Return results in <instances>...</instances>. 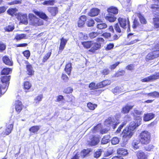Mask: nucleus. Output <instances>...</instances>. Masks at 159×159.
Wrapping results in <instances>:
<instances>
[{
	"instance_id": "obj_1",
	"label": "nucleus",
	"mask_w": 159,
	"mask_h": 159,
	"mask_svg": "<svg viewBox=\"0 0 159 159\" xmlns=\"http://www.w3.org/2000/svg\"><path fill=\"white\" fill-rule=\"evenodd\" d=\"M135 120V121L131 122L129 126L125 128L122 132L123 139L126 141L132 137L134 132L135 129L141 124L142 119L139 116L136 117Z\"/></svg>"
},
{
	"instance_id": "obj_2",
	"label": "nucleus",
	"mask_w": 159,
	"mask_h": 159,
	"mask_svg": "<svg viewBox=\"0 0 159 159\" xmlns=\"http://www.w3.org/2000/svg\"><path fill=\"white\" fill-rule=\"evenodd\" d=\"M140 142L143 144L149 143L151 140L150 133L147 131L142 132L139 136Z\"/></svg>"
},
{
	"instance_id": "obj_3",
	"label": "nucleus",
	"mask_w": 159,
	"mask_h": 159,
	"mask_svg": "<svg viewBox=\"0 0 159 159\" xmlns=\"http://www.w3.org/2000/svg\"><path fill=\"white\" fill-rule=\"evenodd\" d=\"M29 22L30 24L37 26L41 25L43 24L42 20L36 17L32 14H30L29 16Z\"/></svg>"
},
{
	"instance_id": "obj_4",
	"label": "nucleus",
	"mask_w": 159,
	"mask_h": 159,
	"mask_svg": "<svg viewBox=\"0 0 159 159\" xmlns=\"http://www.w3.org/2000/svg\"><path fill=\"white\" fill-rule=\"evenodd\" d=\"M118 21L121 27L124 29L126 28V26L127 25V31L128 32L130 31V22L128 17L125 18L120 17L118 18Z\"/></svg>"
},
{
	"instance_id": "obj_5",
	"label": "nucleus",
	"mask_w": 159,
	"mask_h": 159,
	"mask_svg": "<svg viewBox=\"0 0 159 159\" xmlns=\"http://www.w3.org/2000/svg\"><path fill=\"white\" fill-rule=\"evenodd\" d=\"M116 120L114 118L109 117L105 121V124L108 127L111 126L113 129H115L119 123H117Z\"/></svg>"
},
{
	"instance_id": "obj_6",
	"label": "nucleus",
	"mask_w": 159,
	"mask_h": 159,
	"mask_svg": "<svg viewBox=\"0 0 159 159\" xmlns=\"http://www.w3.org/2000/svg\"><path fill=\"white\" fill-rule=\"evenodd\" d=\"M159 79V72L151 75L150 76L141 80L142 82H148L152 81Z\"/></svg>"
},
{
	"instance_id": "obj_7",
	"label": "nucleus",
	"mask_w": 159,
	"mask_h": 159,
	"mask_svg": "<svg viewBox=\"0 0 159 159\" xmlns=\"http://www.w3.org/2000/svg\"><path fill=\"white\" fill-rule=\"evenodd\" d=\"M159 56V51H154L149 53L146 56V60L149 61Z\"/></svg>"
},
{
	"instance_id": "obj_8",
	"label": "nucleus",
	"mask_w": 159,
	"mask_h": 159,
	"mask_svg": "<svg viewBox=\"0 0 159 159\" xmlns=\"http://www.w3.org/2000/svg\"><path fill=\"white\" fill-rule=\"evenodd\" d=\"M17 19L20 20V22L22 23L25 25H27L28 24V21L26 14H19L17 16Z\"/></svg>"
},
{
	"instance_id": "obj_9",
	"label": "nucleus",
	"mask_w": 159,
	"mask_h": 159,
	"mask_svg": "<svg viewBox=\"0 0 159 159\" xmlns=\"http://www.w3.org/2000/svg\"><path fill=\"white\" fill-rule=\"evenodd\" d=\"M10 79V76H4L1 78V81L3 85H5V88L7 89L9 84V81Z\"/></svg>"
},
{
	"instance_id": "obj_10",
	"label": "nucleus",
	"mask_w": 159,
	"mask_h": 159,
	"mask_svg": "<svg viewBox=\"0 0 159 159\" xmlns=\"http://www.w3.org/2000/svg\"><path fill=\"white\" fill-rule=\"evenodd\" d=\"M15 105L16 111L18 113H19L23 107L22 102L19 100L16 101L15 102Z\"/></svg>"
},
{
	"instance_id": "obj_11",
	"label": "nucleus",
	"mask_w": 159,
	"mask_h": 159,
	"mask_svg": "<svg viewBox=\"0 0 159 159\" xmlns=\"http://www.w3.org/2000/svg\"><path fill=\"white\" fill-rule=\"evenodd\" d=\"M100 12V10L97 8H93L88 13L89 16L93 17L98 15Z\"/></svg>"
},
{
	"instance_id": "obj_12",
	"label": "nucleus",
	"mask_w": 159,
	"mask_h": 159,
	"mask_svg": "<svg viewBox=\"0 0 159 159\" xmlns=\"http://www.w3.org/2000/svg\"><path fill=\"white\" fill-rule=\"evenodd\" d=\"M27 73L29 75H32L34 74V71L31 65L29 63H28L26 66Z\"/></svg>"
},
{
	"instance_id": "obj_13",
	"label": "nucleus",
	"mask_w": 159,
	"mask_h": 159,
	"mask_svg": "<svg viewBox=\"0 0 159 159\" xmlns=\"http://www.w3.org/2000/svg\"><path fill=\"white\" fill-rule=\"evenodd\" d=\"M48 11L53 16H55L58 11V8L57 7H49L48 8Z\"/></svg>"
},
{
	"instance_id": "obj_14",
	"label": "nucleus",
	"mask_w": 159,
	"mask_h": 159,
	"mask_svg": "<svg viewBox=\"0 0 159 159\" xmlns=\"http://www.w3.org/2000/svg\"><path fill=\"white\" fill-rule=\"evenodd\" d=\"M86 20V16H80L78 21V24L79 27H82L84 25L85 22Z\"/></svg>"
},
{
	"instance_id": "obj_15",
	"label": "nucleus",
	"mask_w": 159,
	"mask_h": 159,
	"mask_svg": "<svg viewBox=\"0 0 159 159\" xmlns=\"http://www.w3.org/2000/svg\"><path fill=\"white\" fill-rule=\"evenodd\" d=\"M117 153L120 155L125 156L128 154V152L126 149L122 148L117 150Z\"/></svg>"
},
{
	"instance_id": "obj_16",
	"label": "nucleus",
	"mask_w": 159,
	"mask_h": 159,
	"mask_svg": "<svg viewBox=\"0 0 159 159\" xmlns=\"http://www.w3.org/2000/svg\"><path fill=\"white\" fill-rule=\"evenodd\" d=\"M131 119V117L128 115H126V116H125V119L126 120V121L130 120ZM127 122V121H125L124 122H123L122 123V124H121L120 126L119 127L117 130V132H119L121 131V129L123 127L124 125L126 124Z\"/></svg>"
},
{
	"instance_id": "obj_17",
	"label": "nucleus",
	"mask_w": 159,
	"mask_h": 159,
	"mask_svg": "<svg viewBox=\"0 0 159 159\" xmlns=\"http://www.w3.org/2000/svg\"><path fill=\"white\" fill-rule=\"evenodd\" d=\"M131 119V117L128 115H126V116H125V119L126 120V121L130 120ZM127 122V121H125L124 122H123L122 123V124H121L120 126L119 127L117 130V132H119L121 131V129L123 127L124 125L126 124Z\"/></svg>"
},
{
	"instance_id": "obj_18",
	"label": "nucleus",
	"mask_w": 159,
	"mask_h": 159,
	"mask_svg": "<svg viewBox=\"0 0 159 159\" xmlns=\"http://www.w3.org/2000/svg\"><path fill=\"white\" fill-rule=\"evenodd\" d=\"M154 116V114L152 113L145 114L144 115L143 120L146 121H148L153 118Z\"/></svg>"
},
{
	"instance_id": "obj_19",
	"label": "nucleus",
	"mask_w": 159,
	"mask_h": 159,
	"mask_svg": "<svg viewBox=\"0 0 159 159\" xmlns=\"http://www.w3.org/2000/svg\"><path fill=\"white\" fill-rule=\"evenodd\" d=\"M137 37V36L135 35H133V34L132 33H130L128 35V37L129 38H130L131 39H135L133 40H132L130 42H129V44H133L134 43H137L138 41H139V40L136 39L135 37Z\"/></svg>"
},
{
	"instance_id": "obj_20",
	"label": "nucleus",
	"mask_w": 159,
	"mask_h": 159,
	"mask_svg": "<svg viewBox=\"0 0 159 159\" xmlns=\"http://www.w3.org/2000/svg\"><path fill=\"white\" fill-rule=\"evenodd\" d=\"M101 46L100 44L97 43H93L92 42V44L91 45V48L90 50L91 51L93 52L99 48L101 47Z\"/></svg>"
},
{
	"instance_id": "obj_21",
	"label": "nucleus",
	"mask_w": 159,
	"mask_h": 159,
	"mask_svg": "<svg viewBox=\"0 0 159 159\" xmlns=\"http://www.w3.org/2000/svg\"><path fill=\"white\" fill-rule=\"evenodd\" d=\"M3 61L7 65L11 66L12 65L13 62L7 56H5L3 57Z\"/></svg>"
},
{
	"instance_id": "obj_22",
	"label": "nucleus",
	"mask_w": 159,
	"mask_h": 159,
	"mask_svg": "<svg viewBox=\"0 0 159 159\" xmlns=\"http://www.w3.org/2000/svg\"><path fill=\"white\" fill-rule=\"evenodd\" d=\"M134 106L129 104L125 105L122 108V111L124 113H128L130 110L132 109Z\"/></svg>"
},
{
	"instance_id": "obj_23",
	"label": "nucleus",
	"mask_w": 159,
	"mask_h": 159,
	"mask_svg": "<svg viewBox=\"0 0 159 159\" xmlns=\"http://www.w3.org/2000/svg\"><path fill=\"white\" fill-rule=\"evenodd\" d=\"M136 155L138 159H147V157L143 152L139 151L137 152Z\"/></svg>"
},
{
	"instance_id": "obj_24",
	"label": "nucleus",
	"mask_w": 159,
	"mask_h": 159,
	"mask_svg": "<svg viewBox=\"0 0 159 159\" xmlns=\"http://www.w3.org/2000/svg\"><path fill=\"white\" fill-rule=\"evenodd\" d=\"M67 42V40L63 38H62L61 39L60 44L59 47V50H62Z\"/></svg>"
},
{
	"instance_id": "obj_25",
	"label": "nucleus",
	"mask_w": 159,
	"mask_h": 159,
	"mask_svg": "<svg viewBox=\"0 0 159 159\" xmlns=\"http://www.w3.org/2000/svg\"><path fill=\"white\" fill-rule=\"evenodd\" d=\"M107 11L109 14H116L118 13V9L116 7H111L107 9Z\"/></svg>"
},
{
	"instance_id": "obj_26",
	"label": "nucleus",
	"mask_w": 159,
	"mask_h": 159,
	"mask_svg": "<svg viewBox=\"0 0 159 159\" xmlns=\"http://www.w3.org/2000/svg\"><path fill=\"white\" fill-rule=\"evenodd\" d=\"M99 142V138L97 137H94L92 139L90 144L91 146H95Z\"/></svg>"
},
{
	"instance_id": "obj_27",
	"label": "nucleus",
	"mask_w": 159,
	"mask_h": 159,
	"mask_svg": "<svg viewBox=\"0 0 159 159\" xmlns=\"http://www.w3.org/2000/svg\"><path fill=\"white\" fill-rule=\"evenodd\" d=\"M71 68V63H68L66 64L65 70L66 73L69 75L70 74Z\"/></svg>"
},
{
	"instance_id": "obj_28",
	"label": "nucleus",
	"mask_w": 159,
	"mask_h": 159,
	"mask_svg": "<svg viewBox=\"0 0 159 159\" xmlns=\"http://www.w3.org/2000/svg\"><path fill=\"white\" fill-rule=\"evenodd\" d=\"M143 94L147 95L149 96L152 97H159V93L156 91L152 92L149 93H143Z\"/></svg>"
},
{
	"instance_id": "obj_29",
	"label": "nucleus",
	"mask_w": 159,
	"mask_h": 159,
	"mask_svg": "<svg viewBox=\"0 0 159 159\" xmlns=\"http://www.w3.org/2000/svg\"><path fill=\"white\" fill-rule=\"evenodd\" d=\"M105 18L110 22H114L116 19V18L114 16V15L109 14L108 16L105 17Z\"/></svg>"
},
{
	"instance_id": "obj_30",
	"label": "nucleus",
	"mask_w": 159,
	"mask_h": 159,
	"mask_svg": "<svg viewBox=\"0 0 159 159\" xmlns=\"http://www.w3.org/2000/svg\"><path fill=\"white\" fill-rule=\"evenodd\" d=\"M158 14V17L157 18L153 19V21L154 27L156 28H159V13L156 12Z\"/></svg>"
},
{
	"instance_id": "obj_31",
	"label": "nucleus",
	"mask_w": 159,
	"mask_h": 159,
	"mask_svg": "<svg viewBox=\"0 0 159 159\" xmlns=\"http://www.w3.org/2000/svg\"><path fill=\"white\" fill-rule=\"evenodd\" d=\"M82 44L84 48H89L91 47V45L92 44V41H89L83 42H82Z\"/></svg>"
},
{
	"instance_id": "obj_32",
	"label": "nucleus",
	"mask_w": 159,
	"mask_h": 159,
	"mask_svg": "<svg viewBox=\"0 0 159 159\" xmlns=\"http://www.w3.org/2000/svg\"><path fill=\"white\" fill-rule=\"evenodd\" d=\"M40 126H34L29 129V131L33 133H37L40 129Z\"/></svg>"
},
{
	"instance_id": "obj_33",
	"label": "nucleus",
	"mask_w": 159,
	"mask_h": 159,
	"mask_svg": "<svg viewBox=\"0 0 159 159\" xmlns=\"http://www.w3.org/2000/svg\"><path fill=\"white\" fill-rule=\"evenodd\" d=\"M35 13L38 16H39L40 18L43 19H46L48 17L44 13L42 12H36Z\"/></svg>"
},
{
	"instance_id": "obj_34",
	"label": "nucleus",
	"mask_w": 159,
	"mask_h": 159,
	"mask_svg": "<svg viewBox=\"0 0 159 159\" xmlns=\"http://www.w3.org/2000/svg\"><path fill=\"white\" fill-rule=\"evenodd\" d=\"M138 16L139 18L140 21L142 24H145L147 23V21L143 16L141 14H139Z\"/></svg>"
},
{
	"instance_id": "obj_35",
	"label": "nucleus",
	"mask_w": 159,
	"mask_h": 159,
	"mask_svg": "<svg viewBox=\"0 0 159 159\" xmlns=\"http://www.w3.org/2000/svg\"><path fill=\"white\" fill-rule=\"evenodd\" d=\"M31 84L28 81L25 82L24 83V89L25 90L26 92H27V91L31 88Z\"/></svg>"
},
{
	"instance_id": "obj_36",
	"label": "nucleus",
	"mask_w": 159,
	"mask_h": 159,
	"mask_svg": "<svg viewBox=\"0 0 159 159\" xmlns=\"http://www.w3.org/2000/svg\"><path fill=\"white\" fill-rule=\"evenodd\" d=\"M55 3V0H49L44 1L43 4L45 5H53Z\"/></svg>"
},
{
	"instance_id": "obj_37",
	"label": "nucleus",
	"mask_w": 159,
	"mask_h": 159,
	"mask_svg": "<svg viewBox=\"0 0 159 159\" xmlns=\"http://www.w3.org/2000/svg\"><path fill=\"white\" fill-rule=\"evenodd\" d=\"M87 107L90 110H93L97 107V105L95 104H93L91 102H89L87 104Z\"/></svg>"
},
{
	"instance_id": "obj_38",
	"label": "nucleus",
	"mask_w": 159,
	"mask_h": 159,
	"mask_svg": "<svg viewBox=\"0 0 159 159\" xmlns=\"http://www.w3.org/2000/svg\"><path fill=\"white\" fill-rule=\"evenodd\" d=\"M110 138V136L107 135L104 136L102 139L101 143L103 144H105L108 142V140Z\"/></svg>"
},
{
	"instance_id": "obj_39",
	"label": "nucleus",
	"mask_w": 159,
	"mask_h": 159,
	"mask_svg": "<svg viewBox=\"0 0 159 159\" xmlns=\"http://www.w3.org/2000/svg\"><path fill=\"white\" fill-rule=\"evenodd\" d=\"M11 71V70L9 68H4L2 71V74L7 75L9 74Z\"/></svg>"
},
{
	"instance_id": "obj_40",
	"label": "nucleus",
	"mask_w": 159,
	"mask_h": 159,
	"mask_svg": "<svg viewBox=\"0 0 159 159\" xmlns=\"http://www.w3.org/2000/svg\"><path fill=\"white\" fill-rule=\"evenodd\" d=\"M26 35L24 34H17L15 37V39L17 40H20L22 39H25Z\"/></svg>"
},
{
	"instance_id": "obj_41",
	"label": "nucleus",
	"mask_w": 159,
	"mask_h": 159,
	"mask_svg": "<svg viewBox=\"0 0 159 159\" xmlns=\"http://www.w3.org/2000/svg\"><path fill=\"white\" fill-rule=\"evenodd\" d=\"M17 10L16 8H11L9 9L8 11V13L11 15V16H13V15L15 14V13L17 11Z\"/></svg>"
},
{
	"instance_id": "obj_42",
	"label": "nucleus",
	"mask_w": 159,
	"mask_h": 159,
	"mask_svg": "<svg viewBox=\"0 0 159 159\" xmlns=\"http://www.w3.org/2000/svg\"><path fill=\"white\" fill-rule=\"evenodd\" d=\"M43 98V95L40 94L36 97L34 99V102L36 104H38L39 102L42 100Z\"/></svg>"
},
{
	"instance_id": "obj_43",
	"label": "nucleus",
	"mask_w": 159,
	"mask_h": 159,
	"mask_svg": "<svg viewBox=\"0 0 159 159\" xmlns=\"http://www.w3.org/2000/svg\"><path fill=\"white\" fill-rule=\"evenodd\" d=\"M119 141V139L117 137H115L111 139V143L113 145H116L118 144Z\"/></svg>"
},
{
	"instance_id": "obj_44",
	"label": "nucleus",
	"mask_w": 159,
	"mask_h": 159,
	"mask_svg": "<svg viewBox=\"0 0 159 159\" xmlns=\"http://www.w3.org/2000/svg\"><path fill=\"white\" fill-rule=\"evenodd\" d=\"M14 29L13 25H8L4 28V29L6 31L10 32L12 31Z\"/></svg>"
},
{
	"instance_id": "obj_45",
	"label": "nucleus",
	"mask_w": 159,
	"mask_h": 159,
	"mask_svg": "<svg viewBox=\"0 0 159 159\" xmlns=\"http://www.w3.org/2000/svg\"><path fill=\"white\" fill-rule=\"evenodd\" d=\"M97 28L100 29H105L107 27V25L105 23H102L97 25Z\"/></svg>"
},
{
	"instance_id": "obj_46",
	"label": "nucleus",
	"mask_w": 159,
	"mask_h": 159,
	"mask_svg": "<svg viewBox=\"0 0 159 159\" xmlns=\"http://www.w3.org/2000/svg\"><path fill=\"white\" fill-rule=\"evenodd\" d=\"M4 131V129L2 128H1L0 129V135H1L2 136H5L6 135H8L9 134V132H10V131L7 132H3Z\"/></svg>"
},
{
	"instance_id": "obj_47",
	"label": "nucleus",
	"mask_w": 159,
	"mask_h": 159,
	"mask_svg": "<svg viewBox=\"0 0 159 159\" xmlns=\"http://www.w3.org/2000/svg\"><path fill=\"white\" fill-rule=\"evenodd\" d=\"M13 128V125L12 124H10L8 125L7 128L5 129V132H8V131H10L9 132V134L11 133L12 130Z\"/></svg>"
},
{
	"instance_id": "obj_48",
	"label": "nucleus",
	"mask_w": 159,
	"mask_h": 159,
	"mask_svg": "<svg viewBox=\"0 0 159 159\" xmlns=\"http://www.w3.org/2000/svg\"><path fill=\"white\" fill-rule=\"evenodd\" d=\"M0 84V96H1L2 94H3L6 91V88H5V86L4 87Z\"/></svg>"
},
{
	"instance_id": "obj_49",
	"label": "nucleus",
	"mask_w": 159,
	"mask_h": 159,
	"mask_svg": "<svg viewBox=\"0 0 159 159\" xmlns=\"http://www.w3.org/2000/svg\"><path fill=\"white\" fill-rule=\"evenodd\" d=\"M125 73L124 70H121L119 71H118L115 74V77H118L123 75Z\"/></svg>"
},
{
	"instance_id": "obj_50",
	"label": "nucleus",
	"mask_w": 159,
	"mask_h": 159,
	"mask_svg": "<svg viewBox=\"0 0 159 159\" xmlns=\"http://www.w3.org/2000/svg\"><path fill=\"white\" fill-rule=\"evenodd\" d=\"M89 152L90 151L89 149H84L81 152V155L82 156L85 157L87 154L89 153Z\"/></svg>"
},
{
	"instance_id": "obj_51",
	"label": "nucleus",
	"mask_w": 159,
	"mask_h": 159,
	"mask_svg": "<svg viewBox=\"0 0 159 159\" xmlns=\"http://www.w3.org/2000/svg\"><path fill=\"white\" fill-rule=\"evenodd\" d=\"M102 150L101 149L97 151L94 154V157L98 158L99 157L101 154Z\"/></svg>"
},
{
	"instance_id": "obj_52",
	"label": "nucleus",
	"mask_w": 159,
	"mask_h": 159,
	"mask_svg": "<svg viewBox=\"0 0 159 159\" xmlns=\"http://www.w3.org/2000/svg\"><path fill=\"white\" fill-rule=\"evenodd\" d=\"M115 29L119 33H121L122 32V30L120 29L119 25L118 23H116L115 25Z\"/></svg>"
},
{
	"instance_id": "obj_53",
	"label": "nucleus",
	"mask_w": 159,
	"mask_h": 159,
	"mask_svg": "<svg viewBox=\"0 0 159 159\" xmlns=\"http://www.w3.org/2000/svg\"><path fill=\"white\" fill-rule=\"evenodd\" d=\"M101 72L103 75H106L109 73L110 70L108 69L105 68L102 70Z\"/></svg>"
},
{
	"instance_id": "obj_54",
	"label": "nucleus",
	"mask_w": 159,
	"mask_h": 159,
	"mask_svg": "<svg viewBox=\"0 0 159 159\" xmlns=\"http://www.w3.org/2000/svg\"><path fill=\"white\" fill-rule=\"evenodd\" d=\"M51 53V52H48V53H47L46 54V55L44 57L43 61V62H45L50 57Z\"/></svg>"
},
{
	"instance_id": "obj_55",
	"label": "nucleus",
	"mask_w": 159,
	"mask_h": 159,
	"mask_svg": "<svg viewBox=\"0 0 159 159\" xmlns=\"http://www.w3.org/2000/svg\"><path fill=\"white\" fill-rule=\"evenodd\" d=\"M152 9H153L152 11H159V8L158 7V5L155 4L152 5L151 7Z\"/></svg>"
},
{
	"instance_id": "obj_56",
	"label": "nucleus",
	"mask_w": 159,
	"mask_h": 159,
	"mask_svg": "<svg viewBox=\"0 0 159 159\" xmlns=\"http://www.w3.org/2000/svg\"><path fill=\"white\" fill-rule=\"evenodd\" d=\"M61 78L65 82H68L69 80V78L66 75L62 74L61 75Z\"/></svg>"
},
{
	"instance_id": "obj_57",
	"label": "nucleus",
	"mask_w": 159,
	"mask_h": 159,
	"mask_svg": "<svg viewBox=\"0 0 159 159\" xmlns=\"http://www.w3.org/2000/svg\"><path fill=\"white\" fill-rule=\"evenodd\" d=\"M73 91V89L71 87H68L64 90V92L66 93H71Z\"/></svg>"
},
{
	"instance_id": "obj_58",
	"label": "nucleus",
	"mask_w": 159,
	"mask_h": 159,
	"mask_svg": "<svg viewBox=\"0 0 159 159\" xmlns=\"http://www.w3.org/2000/svg\"><path fill=\"white\" fill-rule=\"evenodd\" d=\"M94 23V21L93 20H90L87 22V25L89 27L92 26H93Z\"/></svg>"
},
{
	"instance_id": "obj_59",
	"label": "nucleus",
	"mask_w": 159,
	"mask_h": 159,
	"mask_svg": "<svg viewBox=\"0 0 159 159\" xmlns=\"http://www.w3.org/2000/svg\"><path fill=\"white\" fill-rule=\"evenodd\" d=\"M121 91L120 88L119 87H116L112 90V92L114 93H120Z\"/></svg>"
},
{
	"instance_id": "obj_60",
	"label": "nucleus",
	"mask_w": 159,
	"mask_h": 159,
	"mask_svg": "<svg viewBox=\"0 0 159 159\" xmlns=\"http://www.w3.org/2000/svg\"><path fill=\"white\" fill-rule=\"evenodd\" d=\"M98 34L97 32H92L89 34V36L91 39H93L98 36Z\"/></svg>"
},
{
	"instance_id": "obj_61",
	"label": "nucleus",
	"mask_w": 159,
	"mask_h": 159,
	"mask_svg": "<svg viewBox=\"0 0 159 159\" xmlns=\"http://www.w3.org/2000/svg\"><path fill=\"white\" fill-rule=\"evenodd\" d=\"M114 46V44L112 43H110L108 44L106 48L107 50H110L113 48Z\"/></svg>"
},
{
	"instance_id": "obj_62",
	"label": "nucleus",
	"mask_w": 159,
	"mask_h": 159,
	"mask_svg": "<svg viewBox=\"0 0 159 159\" xmlns=\"http://www.w3.org/2000/svg\"><path fill=\"white\" fill-rule=\"evenodd\" d=\"M24 56L27 58H28L30 56V52L28 50H26L23 52Z\"/></svg>"
},
{
	"instance_id": "obj_63",
	"label": "nucleus",
	"mask_w": 159,
	"mask_h": 159,
	"mask_svg": "<svg viewBox=\"0 0 159 159\" xmlns=\"http://www.w3.org/2000/svg\"><path fill=\"white\" fill-rule=\"evenodd\" d=\"M139 25V22L136 19H134V20L133 22V27L134 29L136 28Z\"/></svg>"
},
{
	"instance_id": "obj_64",
	"label": "nucleus",
	"mask_w": 159,
	"mask_h": 159,
	"mask_svg": "<svg viewBox=\"0 0 159 159\" xmlns=\"http://www.w3.org/2000/svg\"><path fill=\"white\" fill-rule=\"evenodd\" d=\"M89 87L92 89H96V85L94 83H91L89 84Z\"/></svg>"
}]
</instances>
